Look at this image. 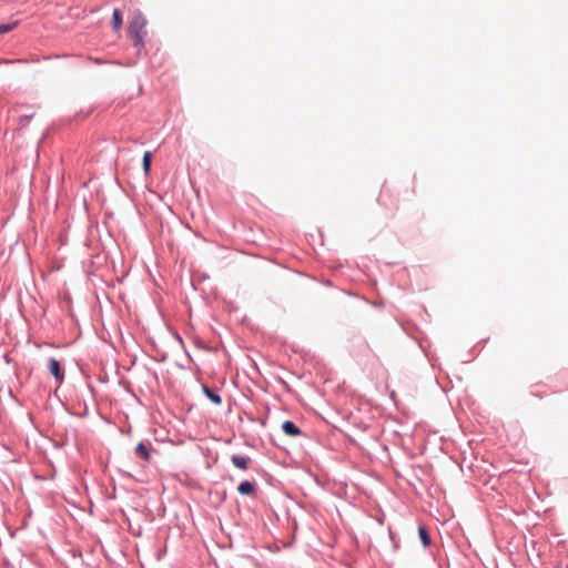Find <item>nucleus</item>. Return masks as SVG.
Masks as SVG:
<instances>
[{
    "instance_id": "f257e3e1",
    "label": "nucleus",
    "mask_w": 568,
    "mask_h": 568,
    "mask_svg": "<svg viewBox=\"0 0 568 568\" xmlns=\"http://www.w3.org/2000/svg\"><path fill=\"white\" fill-rule=\"evenodd\" d=\"M146 21L142 16H138L133 18L129 26V36L134 41L135 45H139L142 43V30L145 27Z\"/></svg>"
},
{
    "instance_id": "f03ea898",
    "label": "nucleus",
    "mask_w": 568,
    "mask_h": 568,
    "mask_svg": "<svg viewBox=\"0 0 568 568\" xmlns=\"http://www.w3.org/2000/svg\"><path fill=\"white\" fill-rule=\"evenodd\" d=\"M48 369L59 384H61L63 382L64 372L61 368L60 363L55 358L49 359Z\"/></svg>"
},
{
    "instance_id": "7ed1b4c3",
    "label": "nucleus",
    "mask_w": 568,
    "mask_h": 568,
    "mask_svg": "<svg viewBox=\"0 0 568 568\" xmlns=\"http://www.w3.org/2000/svg\"><path fill=\"white\" fill-rule=\"evenodd\" d=\"M282 429L286 435L292 437H295L301 434L300 428L291 420H285L282 424Z\"/></svg>"
},
{
    "instance_id": "20e7f679",
    "label": "nucleus",
    "mask_w": 568,
    "mask_h": 568,
    "mask_svg": "<svg viewBox=\"0 0 568 568\" xmlns=\"http://www.w3.org/2000/svg\"><path fill=\"white\" fill-rule=\"evenodd\" d=\"M135 455L138 458L149 462L150 459V449L144 443H139L135 447Z\"/></svg>"
},
{
    "instance_id": "39448f33",
    "label": "nucleus",
    "mask_w": 568,
    "mask_h": 568,
    "mask_svg": "<svg viewBox=\"0 0 568 568\" xmlns=\"http://www.w3.org/2000/svg\"><path fill=\"white\" fill-rule=\"evenodd\" d=\"M231 460L236 468L242 469V470H245L250 463L248 457L241 456V455H233Z\"/></svg>"
},
{
    "instance_id": "423d86ee",
    "label": "nucleus",
    "mask_w": 568,
    "mask_h": 568,
    "mask_svg": "<svg viewBox=\"0 0 568 568\" xmlns=\"http://www.w3.org/2000/svg\"><path fill=\"white\" fill-rule=\"evenodd\" d=\"M237 491L241 495H252L254 493V485L248 480H244L239 485Z\"/></svg>"
},
{
    "instance_id": "0eeeda50",
    "label": "nucleus",
    "mask_w": 568,
    "mask_h": 568,
    "mask_svg": "<svg viewBox=\"0 0 568 568\" xmlns=\"http://www.w3.org/2000/svg\"><path fill=\"white\" fill-rule=\"evenodd\" d=\"M203 392L204 394L207 396V398L214 403L215 405H220L222 403V398L220 395H217L216 393H214L212 389H210L209 387L204 386L203 387Z\"/></svg>"
},
{
    "instance_id": "6e6552de",
    "label": "nucleus",
    "mask_w": 568,
    "mask_h": 568,
    "mask_svg": "<svg viewBox=\"0 0 568 568\" xmlns=\"http://www.w3.org/2000/svg\"><path fill=\"white\" fill-rule=\"evenodd\" d=\"M112 24H113L114 30H116V31L120 30V28L122 26V13L119 9L113 10Z\"/></svg>"
},
{
    "instance_id": "1a4fd4ad",
    "label": "nucleus",
    "mask_w": 568,
    "mask_h": 568,
    "mask_svg": "<svg viewBox=\"0 0 568 568\" xmlns=\"http://www.w3.org/2000/svg\"><path fill=\"white\" fill-rule=\"evenodd\" d=\"M418 535L420 537V540H422L424 547H428L430 545V537H429L427 530L425 529V527L418 528Z\"/></svg>"
},
{
    "instance_id": "9d476101",
    "label": "nucleus",
    "mask_w": 568,
    "mask_h": 568,
    "mask_svg": "<svg viewBox=\"0 0 568 568\" xmlns=\"http://www.w3.org/2000/svg\"><path fill=\"white\" fill-rule=\"evenodd\" d=\"M152 154L150 151H146L143 155V171L145 174L149 173L151 168Z\"/></svg>"
},
{
    "instance_id": "9b49d317",
    "label": "nucleus",
    "mask_w": 568,
    "mask_h": 568,
    "mask_svg": "<svg viewBox=\"0 0 568 568\" xmlns=\"http://www.w3.org/2000/svg\"><path fill=\"white\" fill-rule=\"evenodd\" d=\"M17 23H12V24H0V34H3V33H7V32H10L14 27H16Z\"/></svg>"
},
{
    "instance_id": "f8f14e48",
    "label": "nucleus",
    "mask_w": 568,
    "mask_h": 568,
    "mask_svg": "<svg viewBox=\"0 0 568 568\" xmlns=\"http://www.w3.org/2000/svg\"><path fill=\"white\" fill-rule=\"evenodd\" d=\"M31 118H32L31 115L30 116L29 115L21 116L20 121H19L20 126L22 128V126L27 125V123L30 121Z\"/></svg>"
}]
</instances>
